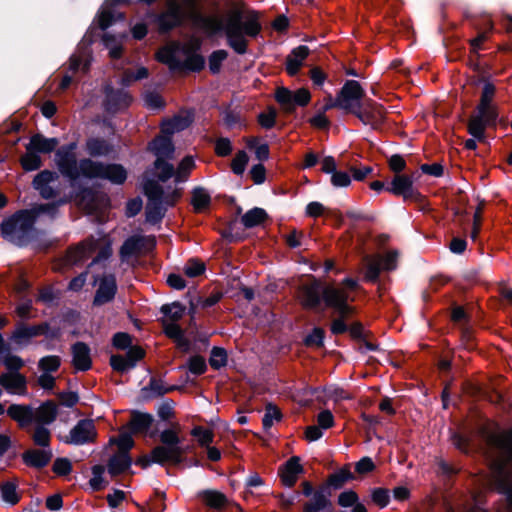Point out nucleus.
<instances>
[{"mask_svg":"<svg viewBox=\"0 0 512 512\" xmlns=\"http://www.w3.org/2000/svg\"><path fill=\"white\" fill-rule=\"evenodd\" d=\"M330 505V501L323 491L313 494L311 500L304 506V512H319Z\"/></svg>","mask_w":512,"mask_h":512,"instance_id":"nucleus-39","label":"nucleus"},{"mask_svg":"<svg viewBox=\"0 0 512 512\" xmlns=\"http://www.w3.org/2000/svg\"><path fill=\"white\" fill-rule=\"evenodd\" d=\"M153 422V417L146 413H134L130 420V427L133 432H146Z\"/></svg>","mask_w":512,"mask_h":512,"instance_id":"nucleus-37","label":"nucleus"},{"mask_svg":"<svg viewBox=\"0 0 512 512\" xmlns=\"http://www.w3.org/2000/svg\"><path fill=\"white\" fill-rule=\"evenodd\" d=\"M195 168V161L193 157L186 156L179 163L177 169L175 170V181L183 182L186 181L191 171Z\"/></svg>","mask_w":512,"mask_h":512,"instance_id":"nucleus-43","label":"nucleus"},{"mask_svg":"<svg viewBox=\"0 0 512 512\" xmlns=\"http://www.w3.org/2000/svg\"><path fill=\"white\" fill-rule=\"evenodd\" d=\"M91 62V54L87 49H80L68 61V72L76 75L78 72L86 73Z\"/></svg>","mask_w":512,"mask_h":512,"instance_id":"nucleus-22","label":"nucleus"},{"mask_svg":"<svg viewBox=\"0 0 512 512\" xmlns=\"http://www.w3.org/2000/svg\"><path fill=\"white\" fill-rule=\"evenodd\" d=\"M143 191L148 198L146 220L151 224L158 223L163 218L167 207L175 205L182 196L181 189L173 188L164 191L154 180L145 181Z\"/></svg>","mask_w":512,"mask_h":512,"instance_id":"nucleus-5","label":"nucleus"},{"mask_svg":"<svg viewBox=\"0 0 512 512\" xmlns=\"http://www.w3.org/2000/svg\"><path fill=\"white\" fill-rule=\"evenodd\" d=\"M184 273L188 277H197L205 271V264L197 259H190L184 266Z\"/></svg>","mask_w":512,"mask_h":512,"instance_id":"nucleus-54","label":"nucleus"},{"mask_svg":"<svg viewBox=\"0 0 512 512\" xmlns=\"http://www.w3.org/2000/svg\"><path fill=\"white\" fill-rule=\"evenodd\" d=\"M322 297L326 306L333 308L342 317H347L354 312V308L349 305V302L354 301V297L340 285L326 286L322 289Z\"/></svg>","mask_w":512,"mask_h":512,"instance_id":"nucleus-9","label":"nucleus"},{"mask_svg":"<svg viewBox=\"0 0 512 512\" xmlns=\"http://www.w3.org/2000/svg\"><path fill=\"white\" fill-rule=\"evenodd\" d=\"M210 203L211 196L206 189L198 187L193 190L191 204L196 212H203L209 207Z\"/></svg>","mask_w":512,"mask_h":512,"instance_id":"nucleus-34","label":"nucleus"},{"mask_svg":"<svg viewBox=\"0 0 512 512\" xmlns=\"http://www.w3.org/2000/svg\"><path fill=\"white\" fill-rule=\"evenodd\" d=\"M267 217L268 215L264 209L255 207L242 216L241 222L246 228H253L264 223Z\"/></svg>","mask_w":512,"mask_h":512,"instance_id":"nucleus-32","label":"nucleus"},{"mask_svg":"<svg viewBox=\"0 0 512 512\" xmlns=\"http://www.w3.org/2000/svg\"><path fill=\"white\" fill-rule=\"evenodd\" d=\"M309 49L307 46L301 45L292 50L286 60V70L289 75H295L307 58Z\"/></svg>","mask_w":512,"mask_h":512,"instance_id":"nucleus-28","label":"nucleus"},{"mask_svg":"<svg viewBox=\"0 0 512 512\" xmlns=\"http://www.w3.org/2000/svg\"><path fill=\"white\" fill-rule=\"evenodd\" d=\"M0 384L11 394L26 393V378L18 372L4 373L0 376Z\"/></svg>","mask_w":512,"mask_h":512,"instance_id":"nucleus-18","label":"nucleus"},{"mask_svg":"<svg viewBox=\"0 0 512 512\" xmlns=\"http://www.w3.org/2000/svg\"><path fill=\"white\" fill-rule=\"evenodd\" d=\"M131 98L125 91H114L112 89L106 92V110L109 112H116L117 110L127 107L130 104Z\"/></svg>","mask_w":512,"mask_h":512,"instance_id":"nucleus-29","label":"nucleus"},{"mask_svg":"<svg viewBox=\"0 0 512 512\" xmlns=\"http://www.w3.org/2000/svg\"><path fill=\"white\" fill-rule=\"evenodd\" d=\"M52 456V451L50 449H34L24 452L22 455V459L24 463L28 466L42 468L51 461Z\"/></svg>","mask_w":512,"mask_h":512,"instance_id":"nucleus-23","label":"nucleus"},{"mask_svg":"<svg viewBox=\"0 0 512 512\" xmlns=\"http://www.w3.org/2000/svg\"><path fill=\"white\" fill-rule=\"evenodd\" d=\"M478 117H481L484 121L490 123L497 118V112L495 107L492 104H486L482 108V104H479L477 107Z\"/></svg>","mask_w":512,"mask_h":512,"instance_id":"nucleus-61","label":"nucleus"},{"mask_svg":"<svg viewBox=\"0 0 512 512\" xmlns=\"http://www.w3.org/2000/svg\"><path fill=\"white\" fill-rule=\"evenodd\" d=\"M7 414L21 428H26L34 423V409L28 405L12 404L8 407Z\"/></svg>","mask_w":512,"mask_h":512,"instance_id":"nucleus-19","label":"nucleus"},{"mask_svg":"<svg viewBox=\"0 0 512 512\" xmlns=\"http://www.w3.org/2000/svg\"><path fill=\"white\" fill-rule=\"evenodd\" d=\"M489 445L499 454L491 463L493 481L512 505V430L490 436Z\"/></svg>","mask_w":512,"mask_h":512,"instance_id":"nucleus-3","label":"nucleus"},{"mask_svg":"<svg viewBox=\"0 0 512 512\" xmlns=\"http://www.w3.org/2000/svg\"><path fill=\"white\" fill-rule=\"evenodd\" d=\"M81 169L84 178L88 179H105L116 185L123 184L127 179V171L120 164H105L84 158L81 160Z\"/></svg>","mask_w":512,"mask_h":512,"instance_id":"nucleus-7","label":"nucleus"},{"mask_svg":"<svg viewBox=\"0 0 512 512\" xmlns=\"http://www.w3.org/2000/svg\"><path fill=\"white\" fill-rule=\"evenodd\" d=\"M46 325L24 326L16 328L12 334L13 341L18 345H25L29 340L46 332Z\"/></svg>","mask_w":512,"mask_h":512,"instance_id":"nucleus-24","label":"nucleus"},{"mask_svg":"<svg viewBox=\"0 0 512 512\" xmlns=\"http://www.w3.org/2000/svg\"><path fill=\"white\" fill-rule=\"evenodd\" d=\"M58 144L57 138H46L42 134H35L26 145V150H33L36 153H50L56 149Z\"/></svg>","mask_w":512,"mask_h":512,"instance_id":"nucleus-26","label":"nucleus"},{"mask_svg":"<svg viewBox=\"0 0 512 512\" xmlns=\"http://www.w3.org/2000/svg\"><path fill=\"white\" fill-rule=\"evenodd\" d=\"M184 16L181 4L176 0H170L167 10L158 18L159 29L161 31H168L178 26L184 19Z\"/></svg>","mask_w":512,"mask_h":512,"instance_id":"nucleus-14","label":"nucleus"},{"mask_svg":"<svg viewBox=\"0 0 512 512\" xmlns=\"http://www.w3.org/2000/svg\"><path fill=\"white\" fill-rule=\"evenodd\" d=\"M176 52V46H166L157 52L156 58L159 62L167 64L171 69H176L179 67V61L176 58Z\"/></svg>","mask_w":512,"mask_h":512,"instance_id":"nucleus-38","label":"nucleus"},{"mask_svg":"<svg viewBox=\"0 0 512 512\" xmlns=\"http://www.w3.org/2000/svg\"><path fill=\"white\" fill-rule=\"evenodd\" d=\"M1 494L4 501L10 504H16L19 501V496L16 491V485L11 482H6L1 486Z\"/></svg>","mask_w":512,"mask_h":512,"instance_id":"nucleus-55","label":"nucleus"},{"mask_svg":"<svg viewBox=\"0 0 512 512\" xmlns=\"http://www.w3.org/2000/svg\"><path fill=\"white\" fill-rule=\"evenodd\" d=\"M204 58L199 54H192L185 60L183 67L192 70V71H199L204 66Z\"/></svg>","mask_w":512,"mask_h":512,"instance_id":"nucleus-62","label":"nucleus"},{"mask_svg":"<svg viewBox=\"0 0 512 512\" xmlns=\"http://www.w3.org/2000/svg\"><path fill=\"white\" fill-rule=\"evenodd\" d=\"M179 432V426L162 431L160 433L161 445L156 446L151 451L150 456L139 459L138 463L143 468L148 467L151 463L160 465H177L181 463L184 458L185 449L181 446Z\"/></svg>","mask_w":512,"mask_h":512,"instance_id":"nucleus-4","label":"nucleus"},{"mask_svg":"<svg viewBox=\"0 0 512 512\" xmlns=\"http://www.w3.org/2000/svg\"><path fill=\"white\" fill-rule=\"evenodd\" d=\"M105 472L104 466L96 465L92 468V478L89 483L93 490H100L103 488V474Z\"/></svg>","mask_w":512,"mask_h":512,"instance_id":"nucleus-59","label":"nucleus"},{"mask_svg":"<svg viewBox=\"0 0 512 512\" xmlns=\"http://www.w3.org/2000/svg\"><path fill=\"white\" fill-rule=\"evenodd\" d=\"M72 364L77 371H87L92 366L90 348L83 342L72 346Z\"/></svg>","mask_w":512,"mask_h":512,"instance_id":"nucleus-16","label":"nucleus"},{"mask_svg":"<svg viewBox=\"0 0 512 512\" xmlns=\"http://www.w3.org/2000/svg\"><path fill=\"white\" fill-rule=\"evenodd\" d=\"M190 122L189 117H174L162 124V133L171 135L188 127Z\"/></svg>","mask_w":512,"mask_h":512,"instance_id":"nucleus-40","label":"nucleus"},{"mask_svg":"<svg viewBox=\"0 0 512 512\" xmlns=\"http://www.w3.org/2000/svg\"><path fill=\"white\" fill-rule=\"evenodd\" d=\"M322 290L317 282L303 285L301 288V302L307 308H314L320 303Z\"/></svg>","mask_w":512,"mask_h":512,"instance_id":"nucleus-30","label":"nucleus"},{"mask_svg":"<svg viewBox=\"0 0 512 512\" xmlns=\"http://www.w3.org/2000/svg\"><path fill=\"white\" fill-rule=\"evenodd\" d=\"M95 252H98V254L92 264L106 260L111 256V244L105 237L97 239L89 238L79 245L70 248L64 258V263L68 266L81 264L89 259Z\"/></svg>","mask_w":512,"mask_h":512,"instance_id":"nucleus-6","label":"nucleus"},{"mask_svg":"<svg viewBox=\"0 0 512 512\" xmlns=\"http://www.w3.org/2000/svg\"><path fill=\"white\" fill-rule=\"evenodd\" d=\"M105 46L109 49V55L111 58H119L122 53L121 43L112 35L104 34L102 38Z\"/></svg>","mask_w":512,"mask_h":512,"instance_id":"nucleus-53","label":"nucleus"},{"mask_svg":"<svg viewBox=\"0 0 512 512\" xmlns=\"http://www.w3.org/2000/svg\"><path fill=\"white\" fill-rule=\"evenodd\" d=\"M386 190L396 196H402L404 199H411L415 195L413 178L408 175L397 174Z\"/></svg>","mask_w":512,"mask_h":512,"instance_id":"nucleus-15","label":"nucleus"},{"mask_svg":"<svg viewBox=\"0 0 512 512\" xmlns=\"http://www.w3.org/2000/svg\"><path fill=\"white\" fill-rule=\"evenodd\" d=\"M200 496L207 506L214 509H220L227 502L226 496L216 490H205L200 494Z\"/></svg>","mask_w":512,"mask_h":512,"instance_id":"nucleus-36","label":"nucleus"},{"mask_svg":"<svg viewBox=\"0 0 512 512\" xmlns=\"http://www.w3.org/2000/svg\"><path fill=\"white\" fill-rule=\"evenodd\" d=\"M117 286L115 277L112 275L105 276L101 279L98 290L94 297L95 305H103L110 302L116 294Z\"/></svg>","mask_w":512,"mask_h":512,"instance_id":"nucleus-20","label":"nucleus"},{"mask_svg":"<svg viewBox=\"0 0 512 512\" xmlns=\"http://www.w3.org/2000/svg\"><path fill=\"white\" fill-rule=\"evenodd\" d=\"M110 365L118 372H124L133 368V363H130L127 357L121 355H112L110 358Z\"/></svg>","mask_w":512,"mask_h":512,"instance_id":"nucleus-60","label":"nucleus"},{"mask_svg":"<svg viewBox=\"0 0 512 512\" xmlns=\"http://www.w3.org/2000/svg\"><path fill=\"white\" fill-rule=\"evenodd\" d=\"M353 479L354 475L350 471V468L348 466H345L338 472L330 476L329 483L335 488H340L344 483Z\"/></svg>","mask_w":512,"mask_h":512,"instance_id":"nucleus-47","label":"nucleus"},{"mask_svg":"<svg viewBox=\"0 0 512 512\" xmlns=\"http://www.w3.org/2000/svg\"><path fill=\"white\" fill-rule=\"evenodd\" d=\"M275 98L285 112L294 110L293 92L287 88L281 87L276 90Z\"/></svg>","mask_w":512,"mask_h":512,"instance_id":"nucleus-44","label":"nucleus"},{"mask_svg":"<svg viewBox=\"0 0 512 512\" xmlns=\"http://www.w3.org/2000/svg\"><path fill=\"white\" fill-rule=\"evenodd\" d=\"M228 57L226 50L220 49L214 51L209 57V69L213 73H217L220 70L222 62Z\"/></svg>","mask_w":512,"mask_h":512,"instance_id":"nucleus-56","label":"nucleus"},{"mask_svg":"<svg viewBox=\"0 0 512 512\" xmlns=\"http://www.w3.org/2000/svg\"><path fill=\"white\" fill-rule=\"evenodd\" d=\"M130 465L131 459L128 453L119 452L109 460L108 472L112 476H117L127 470Z\"/></svg>","mask_w":512,"mask_h":512,"instance_id":"nucleus-31","label":"nucleus"},{"mask_svg":"<svg viewBox=\"0 0 512 512\" xmlns=\"http://www.w3.org/2000/svg\"><path fill=\"white\" fill-rule=\"evenodd\" d=\"M365 264H366V272H365V278L368 281H376L380 271L383 270L382 264H381V257L380 256H374V257H365Z\"/></svg>","mask_w":512,"mask_h":512,"instance_id":"nucleus-41","label":"nucleus"},{"mask_svg":"<svg viewBox=\"0 0 512 512\" xmlns=\"http://www.w3.org/2000/svg\"><path fill=\"white\" fill-rule=\"evenodd\" d=\"M56 211L57 207L54 204H42L29 210H21L2 222V236L7 241L22 246L29 239L34 223L43 216L53 219Z\"/></svg>","mask_w":512,"mask_h":512,"instance_id":"nucleus-2","label":"nucleus"},{"mask_svg":"<svg viewBox=\"0 0 512 512\" xmlns=\"http://www.w3.org/2000/svg\"><path fill=\"white\" fill-rule=\"evenodd\" d=\"M154 169L156 172L157 178L165 182L171 177H175V169L172 164H170L167 159H156L154 162Z\"/></svg>","mask_w":512,"mask_h":512,"instance_id":"nucleus-42","label":"nucleus"},{"mask_svg":"<svg viewBox=\"0 0 512 512\" xmlns=\"http://www.w3.org/2000/svg\"><path fill=\"white\" fill-rule=\"evenodd\" d=\"M97 432L92 420L84 419L79 421L70 431L66 438V443L74 445H83L93 442L96 439Z\"/></svg>","mask_w":512,"mask_h":512,"instance_id":"nucleus-11","label":"nucleus"},{"mask_svg":"<svg viewBox=\"0 0 512 512\" xmlns=\"http://www.w3.org/2000/svg\"><path fill=\"white\" fill-rule=\"evenodd\" d=\"M72 465L67 458H57L53 464V471L57 475H67L71 472Z\"/></svg>","mask_w":512,"mask_h":512,"instance_id":"nucleus-64","label":"nucleus"},{"mask_svg":"<svg viewBox=\"0 0 512 512\" xmlns=\"http://www.w3.org/2000/svg\"><path fill=\"white\" fill-rule=\"evenodd\" d=\"M188 368L193 374H202L206 370L205 359L201 356H193L190 358Z\"/></svg>","mask_w":512,"mask_h":512,"instance_id":"nucleus-63","label":"nucleus"},{"mask_svg":"<svg viewBox=\"0 0 512 512\" xmlns=\"http://www.w3.org/2000/svg\"><path fill=\"white\" fill-rule=\"evenodd\" d=\"M209 363L213 369H220L224 367L227 364V352L225 349L214 347L211 350Z\"/></svg>","mask_w":512,"mask_h":512,"instance_id":"nucleus-49","label":"nucleus"},{"mask_svg":"<svg viewBox=\"0 0 512 512\" xmlns=\"http://www.w3.org/2000/svg\"><path fill=\"white\" fill-rule=\"evenodd\" d=\"M249 157L243 150L238 151L231 162V169L236 175H242L247 166Z\"/></svg>","mask_w":512,"mask_h":512,"instance_id":"nucleus-51","label":"nucleus"},{"mask_svg":"<svg viewBox=\"0 0 512 512\" xmlns=\"http://www.w3.org/2000/svg\"><path fill=\"white\" fill-rule=\"evenodd\" d=\"M193 23L209 35L224 31L227 44L238 54L247 52V37H255L261 31L258 15L254 12L243 15L240 11H230L226 19L213 14L202 16L192 13Z\"/></svg>","mask_w":512,"mask_h":512,"instance_id":"nucleus-1","label":"nucleus"},{"mask_svg":"<svg viewBox=\"0 0 512 512\" xmlns=\"http://www.w3.org/2000/svg\"><path fill=\"white\" fill-rule=\"evenodd\" d=\"M162 324L164 327L165 334L168 337L178 341L179 344H182L184 339H183V333H182L180 326L174 322H162Z\"/></svg>","mask_w":512,"mask_h":512,"instance_id":"nucleus-57","label":"nucleus"},{"mask_svg":"<svg viewBox=\"0 0 512 512\" xmlns=\"http://www.w3.org/2000/svg\"><path fill=\"white\" fill-rule=\"evenodd\" d=\"M185 310L186 308L179 302L163 305L161 307V312L163 313L162 322L176 323L183 317Z\"/></svg>","mask_w":512,"mask_h":512,"instance_id":"nucleus-33","label":"nucleus"},{"mask_svg":"<svg viewBox=\"0 0 512 512\" xmlns=\"http://www.w3.org/2000/svg\"><path fill=\"white\" fill-rule=\"evenodd\" d=\"M21 165L25 171L37 170L42 165L41 157L33 150H26L21 157Z\"/></svg>","mask_w":512,"mask_h":512,"instance_id":"nucleus-45","label":"nucleus"},{"mask_svg":"<svg viewBox=\"0 0 512 512\" xmlns=\"http://www.w3.org/2000/svg\"><path fill=\"white\" fill-rule=\"evenodd\" d=\"M57 178L58 176L56 173L44 170L35 176L33 186L44 198H51L54 196V191L49 184Z\"/></svg>","mask_w":512,"mask_h":512,"instance_id":"nucleus-25","label":"nucleus"},{"mask_svg":"<svg viewBox=\"0 0 512 512\" xmlns=\"http://www.w3.org/2000/svg\"><path fill=\"white\" fill-rule=\"evenodd\" d=\"M86 150L90 156L100 157L108 155L112 148L103 139L91 138L86 142Z\"/></svg>","mask_w":512,"mask_h":512,"instance_id":"nucleus-35","label":"nucleus"},{"mask_svg":"<svg viewBox=\"0 0 512 512\" xmlns=\"http://www.w3.org/2000/svg\"><path fill=\"white\" fill-rule=\"evenodd\" d=\"M50 438V431L42 425H37L32 434V439L34 443L42 447L49 446Z\"/></svg>","mask_w":512,"mask_h":512,"instance_id":"nucleus-52","label":"nucleus"},{"mask_svg":"<svg viewBox=\"0 0 512 512\" xmlns=\"http://www.w3.org/2000/svg\"><path fill=\"white\" fill-rule=\"evenodd\" d=\"M149 149L156 156V159H171L175 150L168 134H163L156 137L149 144Z\"/></svg>","mask_w":512,"mask_h":512,"instance_id":"nucleus-21","label":"nucleus"},{"mask_svg":"<svg viewBox=\"0 0 512 512\" xmlns=\"http://www.w3.org/2000/svg\"><path fill=\"white\" fill-rule=\"evenodd\" d=\"M57 417V406L52 401L42 403L34 409V423L37 425L51 424Z\"/></svg>","mask_w":512,"mask_h":512,"instance_id":"nucleus-27","label":"nucleus"},{"mask_svg":"<svg viewBox=\"0 0 512 512\" xmlns=\"http://www.w3.org/2000/svg\"><path fill=\"white\" fill-rule=\"evenodd\" d=\"M75 150L76 144L71 143L61 147L55 153V162L58 170L71 181L84 177V173L81 169V160L79 162L77 161Z\"/></svg>","mask_w":512,"mask_h":512,"instance_id":"nucleus-8","label":"nucleus"},{"mask_svg":"<svg viewBox=\"0 0 512 512\" xmlns=\"http://www.w3.org/2000/svg\"><path fill=\"white\" fill-rule=\"evenodd\" d=\"M281 417H282V414L280 412V410L274 406V405H267L266 406V411H265V414H264V417H263V426L265 429H269L272 427V425L274 424V422H278L281 420Z\"/></svg>","mask_w":512,"mask_h":512,"instance_id":"nucleus-50","label":"nucleus"},{"mask_svg":"<svg viewBox=\"0 0 512 512\" xmlns=\"http://www.w3.org/2000/svg\"><path fill=\"white\" fill-rule=\"evenodd\" d=\"M488 122L481 119V117L473 116L468 123V132L476 139H482L486 124Z\"/></svg>","mask_w":512,"mask_h":512,"instance_id":"nucleus-48","label":"nucleus"},{"mask_svg":"<svg viewBox=\"0 0 512 512\" xmlns=\"http://www.w3.org/2000/svg\"><path fill=\"white\" fill-rule=\"evenodd\" d=\"M354 115L364 124L372 129H379L385 121V111L381 105L376 103H366L365 106L357 111Z\"/></svg>","mask_w":512,"mask_h":512,"instance_id":"nucleus-13","label":"nucleus"},{"mask_svg":"<svg viewBox=\"0 0 512 512\" xmlns=\"http://www.w3.org/2000/svg\"><path fill=\"white\" fill-rule=\"evenodd\" d=\"M156 241L153 236H133L128 238L120 249V256L122 260L139 254L142 251H150L155 247Z\"/></svg>","mask_w":512,"mask_h":512,"instance_id":"nucleus-12","label":"nucleus"},{"mask_svg":"<svg viewBox=\"0 0 512 512\" xmlns=\"http://www.w3.org/2000/svg\"><path fill=\"white\" fill-rule=\"evenodd\" d=\"M280 476L283 485L292 487L298 476L303 473V467L300 464V458L297 456L291 457L280 469Z\"/></svg>","mask_w":512,"mask_h":512,"instance_id":"nucleus-17","label":"nucleus"},{"mask_svg":"<svg viewBox=\"0 0 512 512\" xmlns=\"http://www.w3.org/2000/svg\"><path fill=\"white\" fill-rule=\"evenodd\" d=\"M191 435L197 439L199 445L202 447H208L214 440V432L201 426L194 427L191 431Z\"/></svg>","mask_w":512,"mask_h":512,"instance_id":"nucleus-46","label":"nucleus"},{"mask_svg":"<svg viewBox=\"0 0 512 512\" xmlns=\"http://www.w3.org/2000/svg\"><path fill=\"white\" fill-rule=\"evenodd\" d=\"M60 366V358L56 355L46 356L40 359L39 367L45 373L54 372Z\"/></svg>","mask_w":512,"mask_h":512,"instance_id":"nucleus-58","label":"nucleus"},{"mask_svg":"<svg viewBox=\"0 0 512 512\" xmlns=\"http://www.w3.org/2000/svg\"><path fill=\"white\" fill-rule=\"evenodd\" d=\"M365 91L358 81L348 80L337 94L338 108L351 112L361 108V101Z\"/></svg>","mask_w":512,"mask_h":512,"instance_id":"nucleus-10","label":"nucleus"}]
</instances>
